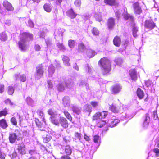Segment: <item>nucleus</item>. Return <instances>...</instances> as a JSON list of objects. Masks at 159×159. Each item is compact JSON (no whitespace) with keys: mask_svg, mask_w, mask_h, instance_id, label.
<instances>
[{"mask_svg":"<svg viewBox=\"0 0 159 159\" xmlns=\"http://www.w3.org/2000/svg\"><path fill=\"white\" fill-rule=\"evenodd\" d=\"M55 110H48V113L51 116L52 123L56 125H58L59 124H60L63 128H67L68 126V124L67 120L63 117H60L59 120V116L57 114Z\"/></svg>","mask_w":159,"mask_h":159,"instance_id":"f257e3e1","label":"nucleus"},{"mask_svg":"<svg viewBox=\"0 0 159 159\" xmlns=\"http://www.w3.org/2000/svg\"><path fill=\"white\" fill-rule=\"evenodd\" d=\"M32 34L23 33L20 35V40L18 42L19 47L21 50L24 51L27 48V42L33 39Z\"/></svg>","mask_w":159,"mask_h":159,"instance_id":"f03ea898","label":"nucleus"},{"mask_svg":"<svg viewBox=\"0 0 159 159\" xmlns=\"http://www.w3.org/2000/svg\"><path fill=\"white\" fill-rule=\"evenodd\" d=\"M101 66V69L104 75L108 73L111 70V63L110 61L107 58H103L99 61Z\"/></svg>","mask_w":159,"mask_h":159,"instance_id":"7ed1b4c3","label":"nucleus"},{"mask_svg":"<svg viewBox=\"0 0 159 159\" xmlns=\"http://www.w3.org/2000/svg\"><path fill=\"white\" fill-rule=\"evenodd\" d=\"M8 138L11 143H15L16 140H20L21 138L20 131L17 129L15 130L14 132L9 134Z\"/></svg>","mask_w":159,"mask_h":159,"instance_id":"20e7f679","label":"nucleus"},{"mask_svg":"<svg viewBox=\"0 0 159 159\" xmlns=\"http://www.w3.org/2000/svg\"><path fill=\"white\" fill-rule=\"evenodd\" d=\"M46 68L42 64L39 65L36 67V78L39 79L43 76L44 71Z\"/></svg>","mask_w":159,"mask_h":159,"instance_id":"39448f33","label":"nucleus"},{"mask_svg":"<svg viewBox=\"0 0 159 159\" xmlns=\"http://www.w3.org/2000/svg\"><path fill=\"white\" fill-rule=\"evenodd\" d=\"M156 25L152 20H146L144 23V26L146 29L151 30L154 28Z\"/></svg>","mask_w":159,"mask_h":159,"instance_id":"423d86ee","label":"nucleus"},{"mask_svg":"<svg viewBox=\"0 0 159 159\" xmlns=\"http://www.w3.org/2000/svg\"><path fill=\"white\" fill-rule=\"evenodd\" d=\"M107 114V111H103L101 112H98L93 116V120H96L98 119L104 118H105Z\"/></svg>","mask_w":159,"mask_h":159,"instance_id":"0eeeda50","label":"nucleus"},{"mask_svg":"<svg viewBox=\"0 0 159 159\" xmlns=\"http://www.w3.org/2000/svg\"><path fill=\"white\" fill-rule=\"evenodd\" d=\"M129 112H124L120 114V116L121 120H125L127 118L131 119L135 115L136 113H134L133 114H129Z\"/></svg>","mask_w":159,"mask_h":159,"instance_id":"6e6552de","label":"nucleus"},{"mask_svg":"<svg viewBox=\"0 0 159 159\" xmlns=\"http://www.w3.org/2000/svg\"><path fill=\"white\" fill-rule=\"evenodd\" d=\"M120 120L116 118V117L113 116L111 119H109L108 121V123L109 124V126L111 127H114L117 123H118Z\"/></svg>","mask_w":159,"mask_h":159,"instance_id":"1a4fd4ad","label":"nucleus"},{"mask_svg":"<svg viewBox=\"0 0 159 159\" xmlns=\"http://www.w3.org/2000/svg\"><path fill=\"white\" fill-rule=\"evenodd\" d=\"M126 8L124 9V12L123 13L125 20H129L131 22H133L134 18L132 15L127 13Z\"/></svg>","mask_w":159,"mask_h":159,"instance_id":"9d476101","label":"nucleus"},{"mask_svg":"<svg viewBox=\"0 0 159 159\" xmlns=\"http://www.w3.org/2000/svg\"><path fill=\"white\" fill-rule=\"evenodd\" d=\"M17 150L20 154L23 155L25 153V147L23 143H20L17 145Z\"/></svg>","mask_w":159,"mask_h":159,"instance_id":"9b49d317","label":"nucleus"},{"mask_svg":"<svg viewBox=\"0 0 159 159\" xmlns=\"http://www.w3.org/2000/svg\"><path fill=\"white\" fill-rule=\"evenodd\" d=\"M3 7L7 11H12L14 10V7L11 3L7 1H4L3 3Z\"/></svg>","mask_w":159,"mask_h":159,"instance_id":"f8f14e48","label":"nucleus"},{"mask_svg":"<svg viewBox=\"0 0 159 159\" xmlns=\"http://www.w3.org/2000/svg\"><path fill=\"white\" fill-rule=\"evenodd\" d=\"M150 121L149 113L148 112L146 114L144 117V121L143 124V127L144 128H147L148 126Z\"/></svg>","mask_w":159,"mask_h":159,"instance_id":"ddd939ff","label":"nucleus"},{"mask_svg":"<svg viewBox=\"0 0 159 159\" xmlns=\"http://www.w3.org/2000/svg\"><path fill=\"white\" fill-rule=\"evenodd\" d=\"M134 12L136 14H140L142 12L141 8L139 7V3L136 2L133 4Z\"/></svg>","mask_w":159,"mask_h":159,"instance_id":"4468645a","label":"nucleus"},{"mask_svg":"<svg viewBox=\"0 0 159 159\" xmlns=\"http://www.w3.org/2000/svg\"><path fill=\"white\" fill-rule=\"evenodd\" d=\"M65 31V29L61 28L57 30L54 32L55 36L57 37H59L61 39L62 37L63 33Z\"/></svg>","mask_w":159,"mask_h":159,"instance_id":"2eb2a0df","label":"nucleus"},{"mask_svg":"<svg viewBox=\"0 0 159 159\" xmlns=\"http://www.w3.org/2000/svg\"><path fill=\"white\" fill-rule=\"evenodd\" d=\"M121 89V87L118 84L113 85L111 89L112 93L115 94L119 92Z\"/></svg>","mask_w":159,"mask_h":159,"instance_id":"dca6fc26","label":"nucleus"},{"mask_svg":"<svg viewBox=\"0 0 159 159\" xmlns=\"http://www.w3.org/2000/svg\"><path fill=\"white\" fill-rule=\"evenodd\" d=\"M129 74L132 80L135 81L137 79V74L136 70L133 69L130 70L129 71Z\"/></svg>","mask_w":159,"mask_h":159,"instance_id":"f3484780","label":"nucleus"},{"mask_svg":"<svg viewBox=\"0 0 159 159\" xmlns=\"http://www.w3.org/2000/svg\"><path fill=\"white\" fill-rule=\"evenodd\" d=\"M15 77L16 80H18V79H19L20 80V81L23 82H25L26 79V76L24 74L21 75L15 74Z\"/></svg>","mask_w":159,"mask_h":159,"instance_id":"a211bd4d","label":"nucleus"},{"mask_svg":"<svg viewBox=\"0 0 159 159\" xmlns=\"http://www.w3.org/2000/svg\"><path fill=\"white\" fill-rule=\"evenodd\" d=\"M27 104L31 106H34L36 104V102L29 97H27L25 99Z\"/></svg>","mask_w":159,"mask_h":159,"instance_id":"6ab92c4d","label":"nucleus"},{"mask_svg":"<svg viewBox=\"0 0 159 159\" xmlns=\"http://www.w3.org/2000/svg\"><path fill=\"white\" fill-rule=\"evenodd\" d=\"M70 103V98L67 96H65L63 99V104L65 107L68 106Z\"/></svg>","mask_w":159,"mask_h":159,"instance_id":"aec40b11","label":"nucleus"},{"mask_svg":"<svg viewBox=\"0 0 159 159\" xmlns=\"http://www.w3.org/2000/svg\"><path fill=\"white\" fill-rule=\"evenodd\" d=\"M66 15L71 18H75L76 16V14L74 13L72 9H70L67 11L66 12Z\"/></svg>","mask_w":159,"mask_h":159,"instance_id":"412c9836","label":"nucleus"},{"mask_svg":"<svg viewBox=\"0 0 159 159\" xmlns=\"http://www.w3.org/2000/svg\"><path fill=\"white\" fill-rule=\"evenodd\" d=\"M115 24V20L112 18L109 19L107 21V25L109 28H112Z\"/></svg>","mask_w":159,"mask_h":159,"instance_id":"4be33fe9","label":"nucleus"},{"mask_svg":"<svg viewBox=\"0 0 159 159\" xmlns=\"http://www.w3.org/2000/svg\"><path fill=\"white\" fill-rule=\"evenodd\" d=\"M48 76L52 77L55 71V68L52 65H51L49 66L48 67Z\"/></svg>","mask_w":159,"mask_h":159,"instance_id":"5701e85b","label":"nucleus"},{"mask_svg":"<svg viewBox=\"0 0 159 159\" xmlns=\"http://www.w3.org/2000/svg\"><path fill=\"white\" fill-rule=\"evenodd\" d=\"M87 56L90 58L93 57L96 54V52L91 49H88L86 51Z\"/></svg>","mask_w":159,"mask_h":159,"instance_id":"b1692460","label":"nucleus"},{"mask_svg":"<svg viewBox=\"0 0 159 159\" xmlns=\"http://www.w3.org/2000/svg\"><path fill=\"white\" fill-rule=\"evenodd\" d=\"M113 42L114 45L116 46L119 47L120 44V38L117 36L115 37L114 39Z\"/></svg>","mask_w":159,"mask_h":159,"instance_id":"393cba45","label":"nucleus"},{"mask_svg":"<svg viewBox=\"0 0 159 159\" xmlns=\"http://www.w3.org/2000/svg\"><path fill=\"white\" fill-rule=\"evenodd\" d=\"M137 94L139 98L140 99H142L144 96V93L143 91L139 88L137 89Z\"/></svg>","mask_w":159,"mask_h":159,"instance_id":"a878e982","label":"nucleus"},{"mask_svg":"<svg viewBox=\"0 0 159 159\" xmlns=\"http://www.w3.org/2000/svg\"><path fill=\"white\" fill-rule=\"evenodd\" d=\"M62 60L64 64L66 66H69L70 65V64L69 62L70 59L67 56H64L62 58Z\"/></svg>","mask_w":159,"mask_h":159,"instance_id":"bb28decb","label":"nucleus"},{"mask_svg":"<svg viewBox=\"0 0 159 159\" xmlns=\"http://www.w3.org/2000/svg\"><path fill=\"white\" fill-rule=\"evenodd\" d=\"M65 153L67 155H70L72 153V148L69 145H67L64 148Z\"/></svg>","mask_w":159,"mask_h":159,"instance_id":"cd10ccee","label":"nucleus"},{"mask_svg":"<svg viewBox=\"0 0 159 159\" xmlns=\"http://www.w3.org/2000/svg\"><path fill=\"white\" fill-rule=\"evenodd\" d=\"M8 126L6 121L5 119H3L0 120V127L3 129H5Z\"/></svg>","mask_w":159,"mask_h":159,"instance_id":"c85d7f7f","label":"nucleus"},{"mask_svg":"<svg viewBox=\"0 0 159 159\" xmlns=\"http://www.w3.org/2000/svg\"><path fill=\"white\" fill-rule=\"evenodd\" d=\"M44 9L47 12H50L52 10V7L50 4L46 3L44 5Z\"/></svg>","mask_w":159,"mask_h":159,"instance_id":"c756f323","label":"nucleus"},{"mask_svg":"<svg viewBox=\"0 0 159 159\" xmlns=\"http://www.w3.org/2000/svg\"><path fill=\"white\" fill-rule=\"evenodd\" d=\"M14 91V89L11 86H9L7 88V92L9 95H12Z\"/></svg>","mask_w":159,"mask_h":159,"instance_id":"7c9ffc66","label":"nucleus"},{"mask_svg":"<svg viewBox=\"0 0 159 159\" xmlns=\"http://www.w3.org/2000/svg\"><path fill=\"white\" fill-rule=\"evenodd\" d=\"M78 48L79 51L81 52H84L85 49V46L83 43H81L79 45Z\"/></svg>","mask_w":159,"mask_h":159,"instance_id":"2f4dec72","label":"nucleus"},{"mask_svg":"<svg viewBox=\"0 0 159 159\" xmlns=\"http://www.w3.org/2000/svg\"><path fill=\"white\" fill-rule=\"evenodd\" d=\"M79 85L80 86H84L86 89H87L88 86V84L84 80H81L80 81L79 83Z\"/></svg>","mask_w":159,"mask_h":159,"instance_id":"473e14b6","label":"nucleus"},{"mask_svg":"<svg viewBox=\"0 0 159 159\" xmlns=\"http://www.w3.org/2000/svg\"><path fill=\"white\" fill-rule=\"evenodd\" d=\"M68 45L70 48H73L75 45V42L74 40L71 39L68 42Z\"/></svg>","mask_w":159,"mask_h":159,"instance_id":"72a5a7b5","label":"nucleus"},{"mask_svg":"<svg viewBox=\"0 0 159 159\" xmlns=\"http://www.w3.org/2000/svg\"><path fill=\"white\" fill-rule=\"evenodd\" d=\"M92 34L94 36H98L99 34V31L96 28H93L92 30Z\"/></svg>","mask_w":159,"mask_h":159,"instance_id":"f704fd0d","label":"nucleus"},{"mask_svg":"<svg viewBox=\"0 0 159 159\" xmlns=\"http://www.w3.org/2000/svg\"><path fill=\"white\" fill-rule=\"evenodd\" d=\"M74 82L72 80L68 81L65 83L66 86L68 88L72 87L74 85Z\"/></svg>","mask_w":159,"mask_h":159,"instance_id":"c9c22d12","label":"nucleus"},{"mask_svg":"<svg viewBox=\"0 0 159 159\" xmlns=\"http://www.w3.org/2000/svg\"><path fill=\"white\" fill-rule=\"evenodd\" d=\"M0 39L2 41H5L7 39V37L6 33L2 32L0 34Z\"/></svg>","mask_w":159,"mask_h":159,"instance_id":"e433bc0d","label":"nucleus"},{"mask_svg":"<svg viewBox=\"0 0 159 159\" xmlns=\"http://www.w3.org/2000/svg\"><path fill=\"white\" fill-rule=\"evenodd\" d=\"M56 45L59 50L63 51H64L66 50V48L62 43H57Z\"/></svg>","mask_w":159,"mask_h":159,"instance_id":"4c0bfd02","label":"nucleus"},{"mask_svg":"<svg viewBox=\"0 0 159 159\" xmlns=\"http://www.w3.org/2000/svg\"><path fill=\"white\" fill-rule=\"evenodd\" d=\"M105 2L110 5L116 4L115 0H105Z\"/></svg>","mask_w":159,"mask_h":159,"instance_id":"58836bf2","label":"nucleus"},{"mask_svg":"<svg viewBox=\"0 0 159 159\" xmlns=\"http://www.w3.org/2000/svg\"><path fill=\"white\" fill-rule=\"evenodd\" d=\"M93 141L95 143H100V138L98 135H95L93 137Z\"/></svg>","mask_w":159,"mask_h":159,"instance_id":"ea45409f","label":"nucleus"},{"mask_svg":"<svg viewBox=\"0 0 159 159\" xmlns=\"http://www.w3.org/2000/svg\"><path fill=\"white\" fill-rule=\"evenodd\" d=\"M84 69L86 71H87L89 74H90L92 70V68L88 64L85 66Z\"/></svg>","mask_w":159,"mask_h":159,"instance_id":"a19ab883","label":"nucleus"},{"mask_svg":"<svg viewBox=\"0 0 159 159\" xmlns=\"http://www.w3.org/2000/svg\"><path fill=\"white\" fill-rule=\"evenodd\" d=\"M138 30V29L137 27L134 25L133 28V34L134 37H136L137 36L136 33Z\"/></svg>","mask_w":159,"mask_h":159,"instance_id":"79ce46f5","label":"nucleus"},{"mask_svg":"<svg viewBox=\"0 0 159 159\" xmlns=\"http://www.w3.org/2000/svg\"><path fill=\"white\" fill-rule=\"evenodd\" d=\"M105 123L106 122L104 121L99 120V121L97 122V125L98 127H102Z\"/></svg>","mask_w":159,"mask_h":159,"instance_id":"37998d69","label":"nucleus"},{"mask_svg":"<svg viewBox=\"0 0 159 159\" xmlns=\"http://www.w3.org/2000/svg\"><path fill=\"white\" fill-rule=\"evenodd\" d=\"M115 61L116 63V64L120 66L123 63V60L121 58H117L115 59Z\"/></svg>","mask_w":159,"mask_h":159,"instance_id":"c03bdc74","label":"nucleus"},{"mask_svg":"<svg viewBox=\"0 0 159 159\" xmlns=\"http://www.w3.org/2000/svg\"><path fill=\"white\" fill-rule=\"evenodd\" d=\"M94 16L96 20L98 21H100L102 20L101 15L100 13L96 14Z\"/></svg>","mask_w":159,"mask_h":159,"instance_id":"a18cd8bd","label":"nucleus"},{"mask_svg":"<svg viewBox=\"0 0 159 159\" xmlns=\"http://www.w3.org/2000/svg\"><path fill=\"white\" fill-rule=\"evenodd\" d=\"M64 86L63 83L60 84L57 86L58 90L60 91H63L64 89Z\"/></svg>","mask_w":159,"mask_h":159,"instance_id":"49530a36","label":"nucleus"},{"mask_svg":"<svg viewBox=\"0 0 159 159\" xmlns=\"http://www.w3.org/2000/svg\"><path fill=\"white\" fill-rule=\"evenodd\" d=\"M64 114L66 118L70 120H71L72 118L70 114L66 111L65 110L64 112Z\"/></svg>","mask_w":159,"mask_h":159,"instance_id":"de8ad7c7","label":"nucleus"},{"mask_svg":"<svg viewBox=\"0 0 159 159\" xmlns=\"http://www.w3.org/2000/svg\"><path fill=\"white\" fill-rule=\"evenodd\" d=\"M81 3L80 0H75L74 2L75 5L77 7H80Z\"/></svg>","mask_w":159,"mask_h":159,"instance_id":"09e8293b","label":"nucleus"},{"mask_svg":"<svg viewBox=\"0 0 159 159\" xmlns=\"http://www.w3.org/2000/svg\"><path fill=\"white\" fill-rule=\"evenodd\" d=\"M75 140L77 139L78 140H80L81 136V134L78 132H76L75 133Z\"/></svg>","mask_w":159,"mask_h":159,"instance_id":"8fccbe9b","label":"nucleus"},{"mask_svg":"<svg viewBox=\"0 0 159 159\" xmlns=\"http://www.w3.org/2000/svg\"><path fill=\"white\" fill-rule=\"evenodd\" d=\"M35 121L36 125L38 127V128H40L42 127V124L38 119H36L35 120Z\"/></svg>","mask_w":159,"mask_h":159,"instance_id":"3c124183","label":"nucleus"},{"mask_svg":"<svg viewBox=\"0 0 159 159\" xmlns=\"http://www.w3.org/2000/svg\"><path fill=\"white\" fill-rule=\"evenodd\" d=\"M11 122L13 125H17V122L15 118H12L11 120Z\"/></svg>","mask_w":159,"mask_h":159,"instance_id":"603ef678","label":"nucleus"},{"mask_svg":"<svg viewBox=\"0 0 159 159\" xmlns=\"http://www.w3.org/2000/svg\"><path fill=\"white\" fill-rule=\"evenodd\" d=\"M48 86L49 88H52L53 87V84L51 82V81L50 80H48L47 81Z\"/></svg>","mask_w":159,"mask_h":159,"instance_id":"864d4df0","label":"nucleus"},{"mask_svg":"<svg viewBox=\"0 0 159 159\" xmlns=\"http://www.w3.org/2000/svg\"><path fill=\"white\" fill-rule=\"evenodd\" d=\"M28 25L30 27H33L34 24L31 20H29L28 22Z\"/></svg>","mask_w":159,"mask_h":159,"instance_id":"5fc2aeb1","label":"nucleus"},{"mask_svg":"<svg viewBox=\"0 0 159 159\" xmlns=\"http://www.w3.org/2000/svg\"><path fill=\"white\" fill-rule=\"evenodd\" d=\"M153 152L156 157L159 156V149L158 148H154L153 149Z\"/></svg>","mask_w":159,"mask_h":159,"instance_id":"6e6d98bb","label":"nucleus"},{"mask_svg":"<svg viewBox=\"0 0 159 159\" xmlns=\"http://www.w3.org/2000/svg\"><path fill=\"white\" fill-rule=\"evenodd\" d=\"M5 103L7 104H9L10 105H12L13 103L11 102V101L9 99H7L5 100Z\"/></svg>","mask_w":159,"mask_h":159,"instance_id":"4d7b16f0","label":"nucleus"},{"mask_svg":"<svg viewBox=\"0 0 159 159\" xmlns=\"http://www.w3.org/2000/svg\"><path fill=\"white\" fill-rule=\"evenodd\" d=\"M4 86L3 84H0V93H2L4 90Z\"/></svg>","mask_w":159,"mask_h":159,"instance_id":"13d9d810","label":"nucleus"},{"mask_svg":"<svg viewBox=\"0 0 159 159\" xmlns=\"http://www.w3.org/2000/svg\"><path fill=\"white\" fill-rule=\"evenodd\" d=\"M34 48L36 51H39L40 50L41 47L38 44H35Z\"/></svg>","mask_w":159,"mask_h":159,"instance_id":"bf43d9fd","label":"nucleus"},{"mask_svg":"<svg viewBox=\"0 0 159 159\" xmlns=\"http://www.w3.org/2000/svg\"><path fill=\"white\" fill-rule=\"evenodd\" d=\"M7 114V112L5 110L1 111L0 112V117L2 116H5Z\"/></svg>","mask_w":159,"mask_h":159,"instance_id":"052dcab7","label":"nucleus"},{"mask_svg":"<svg viewBox=\"0 0 159 159\" xmlns=\"http://www.w3.org/2000/svg\"><path fill=\"white\" fill-rule=\"evenodd\" d=\"M45 102L46 103H48L50 105H52L53 104L52 103H53V104H55L56 103V102L55 101L52 102L51 99L49 100V102L47 101V100H45Z\"/></svg>","mask_w":159,"mask_h":159,"instance_id":"680f3d73","label":"nucleus"},{"mask_svg":"<svg viewBox=\"0 0 159 159\" xmlns=\"http://www.w3.org/2000/svg\"><path fill=\"white\" fill-rule=\"evenodd\" d=\"M6 156L4 153L0 152V159H5Z\"/></svg>","mask_w":159,"mask_h":159,"instance_id":"e2e57ef3","label":"nucleus"},{"mask_svg":"<svg viewBox=\"0 0 159 159\" xmlns=\"http://www.w3.org/2000/svg\"><path fill=\"white\" fill-rule=\"evenodd\" d=\"M68 155H66L63 156L61 157V159H71V157L68 156Z\"/></svg>","mask_w":159,"mask_h":159,"instance_id":"0e129e2a","label":"nucleus"},{"mask_svg":"<svg viewBox=\"0 0 159 159\" xmlns=\"http://www.w3.org/2000/svg\"><path fill=\"white\" fill-rule=\"evenodd\" d=\"M5 24L8 26H10L11 25V21L9 20H7L5 21Z\"/></svg>","mask_w":159,"mask_h":159,"instance_id":"69168bd1","label":"nucleus"},{"mask_svg":"<svg viewBox=\"0 0 159 159\" xmlns=\"http://www.w3.org/2000/svg\"><path fill=\"white\" fill-rule=\"evenodd\" d=\"M91 104L93 107H94L98 105V103L95 101H93L91 102Z\"/></svg>","mask_w":159,"mask_h":159,"instance_id":"338daca9","label":"nucleus"},{"mask_svg":"<svg viewBox=\"0 0 159 159\" xmlns=\"http://www.w3.org/2000/svg\"><path fill=\"white\" fill-rule=\"evenodd\" d=\"M84 138L87 141H89L90 140L89 137L86 134L84 135Z\"/></svg>","mask_w":159,"mask_h":159,"instance_id":"774afa93","label":"nucleus"}]
</instances>
